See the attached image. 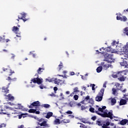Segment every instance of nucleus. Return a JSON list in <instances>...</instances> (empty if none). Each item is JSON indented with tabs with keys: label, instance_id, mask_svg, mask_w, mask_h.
I'll return each instance as SVG.
<instances>
[{
	"label": "nucleus",
	"instance_id": "f257e3e1",
	"mask_svg": "<svg viewBox=\"0 0 128 128\" xmlns=\"http://www.w3.org/2000/svg\"><path fill=\"white\" fill-rule=\"evenodd\" d=\"M89 110L90 112H96V114H98L99 116H101L102 118H109L110 120L114 118V114H112V110H110V112L108 113V110H106L103 114L98 112V111L94 110V108H90Z\"/></svg>",
	"mask_w": 128,
	"mask_h": 128
},
{
	"label": "nucleus",
	"instance_id": "f03ea898",
	"mask_svg": "<svg viewBox=\"0 0 128 128\" xmlns=\"http://www.w3.org/2000/svg\"><path fill=\"white\" fill-rule=\"evenodd\" d=\"M35 76H37L36 78H34L31 80L32 82L30 83L34 82V84H40V90H44V86L42 84V78H39L38 75V74H35Z\"/></svg>",
	"mask_w": 128,
	"mask_h": 128
},
{
	"label": "nucleus",
	"instance_id": "7ed1b4c3",
	"mask_svg": "<svg viewBox=\"0 0 128 128\" xmlns=\"http://www.w3.org/2000/svg\"><path fill=\"white\" fill-rule=\"evenodd\" d=\"M124 76H126V72L125 71H120L116 74V76L120 82H124L126 78Z\"/></svg>",
	"mask_w": 128,
	"mask_h": 128
},
{
	"label": "nucleus",
	"instance_id": "20e7f679",
	"mask_svg": "<svg viewBox=\"0 0 128 128\" xmlns=\"http://www.w3.org/2000/svg\"><path fill=\"white\" fill-rule=\"evenodd\" d=\"M46 82H54V84H58V86H62V84H64V81L58 79L56 78H52L51 79L46 78Z\"/></svg>",
	"mask_w": 128,
	"mask_h": 128
},
{
	"label": "nucleus",
	"instance_id": "39448f33",
	"mask_svg": "<svg viewBox=\"0 0 128 128\" xmlns=\"http://www.w3.org/2000/svg\"><path fill=\"white\" fill-rule=\"evenodd\" d=\"M123 59V62L120 63L122 66H124L126 68H128V54L124 55V58H122Z\"/></svg>",
	"mask_w": 128,
	"mask_h": 128
},
{
	"label": "nucleus",
	"instance_id": "423d86ee",
	"mask_svg": "<svg viewBox=\"0 0 128 128\" xmlns=\"http://www.w3.org/2000/svg\"><path fill=\"white\" fill-rule=\"evenodd\" d=\"M104 56L106 62H110V64H112V62L114 60V54H108V53L104 54Z\"/></svg>",
	"mask_w": 128,
	"mask_h": 128
},
{
	"label": "nucleus",
	"instance_id": "0eeeda50",
	"mask_svg": "<svg viewBox=\"0 0 128 128\" xmlns=\"http://www.w3.org/2000/svg\"><path fill=\"white\" fill-rule=\"evenodd\" d=\"M104 90L102 88L99 92L98 96L96 98V102H101L102 100V96H104Z\"/></svg>",
	"mask_w": 128,
	"mask_h": 128
},
{
	"label": "nucleus",
	"instance_id": "6e6552de",
	"mask_svg": "<svg viewBox=\"0 0 128 128\" xmlns=\"http://www.w3.org/2000/svg\"><path fill=\"white\" fill-rule=\"evenodd\" d=\"M26 13H20V14L18 16V19H17L18 22H20V20H22L24 22H26V20H28V19L26 18Z\"/></svg>",
	"mask_w": 128,
	"mask_h": 128
},
{
	"label": "nucleus",
	"instance_id": "1a4fd4ad",
	"mask_svg": "<svg viewBox=\"0 0 128 128\" xmlns=\"http://www.w3.org/2000/svg\"><path fill=\"white\" fill-rule=\"evenodd\" d=\"M34 106H40V101H36L33 102L31 104L28 106L29 108H32Z\"/></svg>",
	"mask_w": 128,
	"mask_h": 128
},
{
	"label": "nucleus",
	"instance_id": "9d476101",
	"mask_svg": "<svg viewBox=\"0 0 128 128\" xmlns=\"http://www.w3.org/2000/svg\"><path fill=\"white\" fill-rule=\"evenodd\" d=\"M10 84V83H9L8 84V86L6 87V86H3L2 88V92H4V94H8L10 92V90H8V86Z\"/></svg>",
	"mask_w": 128,
	"mask_h": 128
},
{
	"label": "nucleus",
	"instance_id": "9b49d317",
	"mask_svg": "<svg viewBox=\"0 0 128 128\" xmlns=\"http://www.w3.org/2000/svg\"><path fill=\"white\" fill-rule=\"evenodd\" d=\"M116 20H120L121 22H127L128 21V18H126V16H122V17H120V16H116Z\"/></svg>",
	"mask_w": 128,
	"mask_h": 128
},
{
	"label": "nucleus",
	"instance_id": "f8f14e48",
	"mask_svg": "<svg viewBox=\"0 0 128 128\" xmlns=\"http://www.w3.org/2000/svg\"><path fill=\"white\" fill-rule=\"evenodd\" d=\"M106 52H111L112 54H114L116 52V49H112L110 46H108L106 48Z\"/></svg>",
	"mask_w": 128,
	"mask_h": 128
},
{
	"label": "nucleus",
	"instance_id": "ddd939ff",
	"mask_svg": "<svg viewBox=\"0 0 128 128\" xmlns=\"http://www.w3.org/2000/svg\"><path fill=\"white\" fill-rule=\"evenodd\" d=\"M12 30L14 32H15V34H18V32H20V28H18V26H14L12 28Z\"/></svg>",
	"mask_w": 128,
	"mask_h": 128
},
{
	"label": "nucleus",
	"instance_id": "4468645a",
	"mask_svg": "<svg viewBox=\"0 0 128 128\" xmlns=\"http://www.w3.org/2000/svg\"><path fill=\"white\" fill-rule=\"evenodd\" d=\"M10 41L9 39L6 40L4 38L0 36V42H8Z\"/></svg>",
	"mask_w": 128,
	"mask_h": 128
},
{
	"label": "nucleus",
	"instance_id": "2eb2a0df",
	"mask_svg": "<svg viewBox=\"0 0 128 128\" xmlns=\"http://www.w3.org/2000/svg\"><path fill=\"white\" fill-rule=\"evenodd\" d=\"M128 122V119H124L120 122V124H121V126H124V124H126Z\"/></svg>",
	"mask_w": 128,
	"mask_h": 128
},
{
	"label": "nucleus",
	"instance_id": "dca6fc26",
	"mask_svg": "<svg viewBox=\"0 0 128 128\" xmlns=\"http://www.w3.org/2000/svg\"><path fill=\"white\" fill-rule=\"evenodd\" d=\"M115 86H116L117 90H122V88L120 84L118 82L115 84Z\"/></svg>",
	"mask_w": 128,
	"mask_h": 128
},
{
	"label": "nucleus",
	"instance_id": "f3484780",
	"mask_svg": "<svg viewBox=\"0 0 128 128\" xmlns=\"http://www.w3.org/2000/svg\"><path fill=\"white\" fill-rule=\"evenodd\" d=\"M110 124V123L109 122H106L105 124H104L102 126V128H110V126H109Z\"/></svg>",
	"mask_w": 128,
	"mask_h": 128
},
{
	"label": "nucleus",
	"instance_id": "a211bd4d",
	"mask_svg": "<svg viewBox=\"0 0 128 128\" xmlns=\"http://www.w3.org/2000/svg\"><path fill=\"white\" fill-rule=\"evenodd\" d=\"M44 70V68H39L37 70L38 74H42V72Z\"/></svg>",
	"mask_w": 128,
	"mask_h": 128
},
{
	"label": "nucleus",
	"instance_id": "6ab92c4d",
	"mask_svg": "<svg viewBox=\"0 0 128 128\" xmlns=\"http://www.w3.org/2000/svg\"><path fill=\"white\" fill-rule=\"evenodd\" d=\"M126 104V100L124 99H121L120 100V106H124Z\"/></svg>",
	"mask_w": 128,
	"mask_h": 128
},
{
	"label": "nucleus",
	"instance_id": "aec40b11",
	"mask_svg": "<svg viewBox=\"0 0 128 128\" xmlns=\"http://www.w3.org/2000/svg\"><path fill=\"white\" fill-rule=\"evenodd\" d=\"M69 104L71 108H74V106H76V102H71Z\"/></svg>",
	"mask_w": 128,
	"mask_h": 128
},
{
	"label": "nucleus",
	"instance_id": "412c9836",
	"mask_svg": "<svg viewBox=\"0 0 128 128\" xmlns=\"http://www.w3.org/2000/svg\"><path fill=\"white\" fill-rule=\"evenodd\" d=\"M62 68H64V64H62V62H60V64L58 65V66L57 68V70L58 72H60V70H62Z\"/></svg>",
	"mask_w": 128,
	"mask_h": 128
},
{
	"label": "nucleus",
	"instance_id": "4be33fe9",
	"mask_svg": "<svg viewBox=\"0 0 128 128\" xmlns=\"http://www.w3.org/2000/svg\"><path fill=\"white\" fill-rule=\"evenodd\" d=\"M62 124L60 120L58 118H56L54 121V124Z\"/></svg>",
	"mask_w": 128,
	"mask_h": 128
},
{
	"label": "nucleus",
	"instance_id": "5701e85b",
	"mask_svg": "<svg viewBox=\"0 0 128 128\" xmlns=\"http://www.w3.org/2000/svg\"><path fill=\"white\" fill-rule=\"evenodd\" d=\"M16 37H15L14 38L16 40H20L22 38V36H20V34H18L16 35Z\"/></svg>",
	"mask_w": 128,
	"mask_h": 128
},
{
	"label": "nucleus",
	"instance_id": "b1692460",
	"mask_svg": "<svg viewBox=\"0 0 128 128\" xmlns=\"http://www.w3.org/2000/svg\"><path fill=\"white\" fill-rule=\"evenodd\" d=\"M54 114L52 112H48L47 113L46 116V118H50Z\"/></svg>",
	"mask_w": 128,
	"mask_h": 128
},
{
	"label": "nucleus",
	"instance_id": "393cba45",
	"mask_svg": "<svg viewBox=\"0 0 128 128\" xmlns=\"http://www.w3.org/2000/svg\"><path fill=\"white\" fill-rule=\"evenodd\" d=\"M8 98L9 100H14V96H12L10 94H8Z\"/></svg>",
	"mask_w": 128,
	"mask_h": 128
},
{
	"label": "nucleus",
	"instance_id": "a878e982",
	"mask_svg": "<svg viewBox=\"0 0 128 128\" xmlns=\"http://www.w3.org/2000/svg\"><path fill=\"white\" fill-rule=\"evenodd\" d=\"M96 72L99 73L100 72H102V66H100L98 68H96Z\"/></svg>",
	"mask_w": 128,
	"mask_h": 128
},
{
	"label": "nucleus",
	"instance_id": "bb28decb",
	"mask_svg": "<svg viewBox=\"0 0 128 128\" xmlns=\"http://www.w3.org/2000/svg\"><path fill=\"white\" fill-rule=\"evenodd\" d=\"M70 120H66V119H64L62 120H61V122L63 124H68V122H70Z\"/></svg>",
	"mask_w": 128,
	"mask_h": 128
},
{
	"label": "nucleus",
	"instance_id": "cd10ccee",
	"mask_svg": "<svg viewBox=\"0 0 128 128\" xmlns=\"http://www.w3.org/2000/svg\"><path fill=\"white\" fill-rule=\"evenodd\" d=\"M36 110V109L32 108V109H30L28 112L30 114H35Z\"/></svg>",
	"mask_w": 128,
	"mask_h": 128
},
{
	"label": "nucleus",
	"instance_id": "c85d7f7f",
	"mask_svg": "<svg viewBox=\"0 0 128 128\" xmlns=\"http://www.w3.org/2000/svg\"><path fill=\"white\" fill-rule=\"evenodd\" d=\"M111 102H112V106L116 104V100L114 98H112L111 100Z\"/></svg>",
	"mask_w": 128,
	"mask_h": 128
},
{
	"label": "nucleus",
	"instance_id": "c756f323",
	"mask_svg": "<svg viewBox=\"0 0 128 128\" xmlns=\"http://www.w3.org/2000/svg\"><path fill=\"white\" fill-rule=\"evenodd\" d=\"M110 68V66L108 64H105L103 65L104 70H108Z\"/></svg>",
	"mask_w": 128,
	"mask_h": 128
},
{
	"label": "nucleus",
	"instance_id": "7c9ffc66",
	"mask_svg": "<svg viewBox=\"0 0 128 128\" xmlns=\"http://www.w3.org/2000/svg\"><path fill=\"white\" fill-rule=\"evenodd\" d=\"M110 126H112L110 128H116V124H114V123L110 124Z\"/></svg>",
	"mask_w": 128,
	"mask_h": 128
},
{
	"label": "nucleus",
	"instance_id": "2f4dec72",
	"mask_svg": "<svg viewBox=\"0 0 128 128\" xmlns=\"http://www.w3.org/2000/svg\"><path fill=\"white\" fill-rule=\"evenodd\" d=\"M124 32L126 34V36H128V28H124Z\"/></svg>",
	"mask_w": 128,
	"mask_h": 128
},
{
	"label": "nucleus",
	"instance_id": "473e14b6",
	"mask_svg": "<svg viewBox=\"0 0 128 128\" xmlns=\"http://www.w3.org/2000/svg\"><path fill=\"white\" fill-rule=\"evenodd\" d=\"M44 108H48L50 106V104H43Z\"/></svg>",
	"mask_w": 128,
	"mask_h": 128
},
{
	"label": "nucleus",
	"instance_id": "72a5a7b5",
	"mask_svg": "<svg viewBox=\"0 0 128 128\" xmlns=\"http://www.w3.org/2000/svg\"><path fill=\"white\" fill-rule=\"evenodd\" d=\"M112 94L114 95H116V89L114 88H112Z\"/></svg>",
	"mask_w": 128,
	"mask_h": 128
},
{
	"label": "nucleus",
	"instance_id": "f704fd0d",
	"mask_svg": "<svg viewBox=\"0 0 128 128\" xmlns=\"http://www.w3.org/2000/svg\"><path fill=\"white\" fill-rule=\"evenodd\" d=\"M118 44V42H116V41L114 40L112 43V46H116V44Z\"/></svg>",
	"mask_w": 128,
	"mask_h": 128
},
{
	"label": "nucleus",
	"instance_id": "c9c22d12",
	"mask_svg": "<svg viewBox=\"0 0 128 128\" xmlns=\"http://www.w3.org/2000/svg\"><path fill=\"white\" fill-rule=\"evenodd\" d=\"M74 92H80V90H78V87H76L74 89Z\"/></svg>",
	"mask_w": 128,
	"mask_h": 128
},
{
	"label": "nucleus",
	"instance_id": "e433bc0d",
	"mask_svg": "<svg viewBox=\"0 0 128 128\" xmlns=\"http://www.w3.org/2000/svg\"><path fill=\"white\" fill-rule=\"evenodd\" d=\"M4 110H2V112L0 113V114H8V116H10V114H8V112H4Z\"/></svg>",
	"mask_w": 128,
	"mask_h": 128
},
{
	"label": "nucleus",
	"instance_id": "4c0bfd02",
	"mask_svg": "<svg viewBox=\"0 0 128 128\" xmlns=\"http://www.w3.org/2000/svg\"><path fill=\"white\" fill-rule=\"evenodd\" d=\"M74 98L75 100H78V96L76 94L74 95Z\"/></svg>",
	"mask_w": 128,
	"mask_h": 128
},
{
	"label": "nucleus",
	"instance_id": "58836bf2",
	"mask_svg": "<svg viewBox=\"0 0 128 128\" xmlns=\"http://www.w3.org/2000/svg\"><path fill=\"white\" fill-rule=\"evenodd\" d=\"M6 124H2L0 125V128H6Z\"/></svg>",
	"mask_w": 128,
	"mask_h": 128
},
{
	"label": "nucleus",
	"instance_id": "ea45409f",
	"mask_svg": "<svg viewBox=\"0 0 128 128\" xmlns=\"http://www.w3.org/2000/svg\"><path fill=\"white\" fill-rule=\"evenodd\" d=\"M90 86H92V90H96V88H94V86H96V84H91Z\"/></svg>",
	"mask_w": 128,
	"mask_h": 128
},
{
	"label": "nucleus",
	"instance_id": "a19ab883",
	"mask_svg": "<svg viewBox=\"0 0 128 128\" xmlns=\"http://www.w3.org/2000/svg\"><path fill=\"white\" fill-rule=\"evenodd\" d=\"M58 90V87L55 86L54 88V90L55 94H56V90Z\"/></svg>",
	"mask_w": 128,
	"mask_h": 128
},
{
	"label": "nucleus",
	"instance_id": "79ce46f5",
	"mask_svg": "<svg viewBox=\"0 0 128 128\" xmlns=\"http://www.w3.org/2000/svg\"><path fill=\"white\" fill-rule=\"evenodd\" d=\"M91 120H96V116H93L92 117Z\"/></svg>",
	"mask_w": 128,
	"mask_h": 128
},
{
	"label": "nucleus",
	"instance_id": "37998d69",
	"mask_svg": "<svg viewBox=\"0 0 128 128\" xmlns=\"http://www.w3.org/2000/svg\"><path fill=\"white\" fill-rule=\"evenodd\" d=\"M98 112H104V110H102V108H98Z\"/></svg>",
	"mask_w": 128,
	"mask_h": 128
},
{
	"label": "nucleus",
	"instance_id": "c03bdc74",
	"mask_svg": "<svg viewBox=\"0 0 128 128\" xmlns=\"http://www.w3.org/2000/svg\"><path fill=\"white\" fill-rule=\"evenodd\" d=\"M66 114H72V112L70 110H68L66 112Z\"/></svg>",
	"mask_w": 128,
	"mask_h": 128
},
{
	"label": "nucleus",
	"instance_id": "a18cd8bd",
	"mask_svg": "<svg viewBox=\"0 0 128 128\" xmlns=\"http://www.w3.org/2000/svg\"><path fill=\"white\" fill-rule=\"evenodd\" d=\"M10 74H9V76H12V74H14V71L10 69Z\"/></svg>",
	"mask_w": 128,
	"mask_h": 128
},
{
	"label": "nucleus",
	"instance_id": "49530a36",
	"mask_svg": "<svg viewBox=\"0 0 128 128\" xmlns=\"http://www.w3.org/2000/svg\"><path fill=\"white\" fill-rule=\"evenodd\" d=\"M96 124H98V126H102V122H100V121H96Z\"/></svg>",
	"mask_w": 128,
	"mask_h": 128
},
{
	"label": "nucleus",
	"instance_id": "de8ad7c7",
	"mask_svg": "<svg viewBox=\"0 0 128 128\" xmlns=\"http://www.w3.org/2000/svg\"><path fill=\"white\" fill-rule=\"evenodd\" d=\"M12 54V57H11V58L12 60H14V58H16V55H14V54Z\"/></svg>",
	"mask_w": 128,
	"mask_h": 128
},
{
	"label": "nucleus",
	"instance_id": "09e8293b",
	"mask_svg": "<svg viewBox=\"0 0 128 128\" xmlns=\"http://www.w3.org/2000/svg\"><path fill=\"white\" fill-rule=\"evenodd\" d=\"M86 108L84 106H81V110H86Z\"/></svg>",
	"mask_w": 128,
	"mask_h": 128
},
{
	"label": "nucleus",
	"instance_id": "8fccbe9b",
	"mask_svg": "<svg viewBox=\"0 0 128 128\" xmlns=\"http://www.w3.org/2000/svg\"><path fill=\"white\" fill-rule=\"evenodd\" d=\"M49 96H56V94H54V92H52L51 94H50Z\"/></svg>",
	"mask_w": 128,
	"mask_h": 128
},
{
	"label": "nucleus",
	"instance_id": "3c124183",
	"mask_svg": "<svg viewBox=\"0 0 128 128\" xmlns=\"http://www.w3.org/2000/svg\"><path fill=\"white\" fill-rule=\"evenodd\" d=\"M58 76H62V78H66V75L64 76V75H60V74H58Z\"/></svg>",
	"mask_w": 128,
	"mask_h": 128
},
{
	"label": "nucleus",
	"instance_id": "603ef678",
	"mask_svg": "<svg viewBox=\"0 0 128 128\" xmlns=\"http://www.w3.org/2000/svg\"><path fill=\"white\" fill-rule=\"evenodd\" d=\"M6 80H10V82H12V78H10V76H8Z\"/></svg>",
	"mask_w": 128,
	"mask_h": 128
},
{
	"label": "nucleus",
	"instance_id": "864d4df0",
	"mask_svg": "<svg viewBox=\"0 0 128 128\" xmlns=\"http://www.w3.org/2000/svg\"><path fill=\"white\" fill-rule=\"evenodd\" d=\"M35 114H40V112L39 110L36 111V109Z\"/></svg>",
	"mask_w": 128,
	"mask_h": 128
},
{
	"label": "nucleus",
	"instance_id": "5fc2aeb1",
	"mask_svg": "<svg viewBox=\"0 0 128 128\" xmlns=\"http://www.w3.org/2000/svg\"><path fill=\"white\" fill-rule=\"evenodd\" d=\"M75 74H74V72H70V76H74Z\"/></svg>",
	"mask_w": 128,
	"mask_h": 128
},
{
	"label": "nucleus",
	"instance_id": "6e6d98bb",
	"mask_svg": "<svg viewBox=\"0 0 128 128\" xmlns=\"http://www.w3.org/2000/svg\"><path fill=\"white\" fill-rule=\"evenodd\" d=\"M85 100H90V96H86Z\"/></svg>",
	"mask_w": 128,
	"mask_h": 128
},
{
	"label": "nucleus",
	"instance_id": "4d7b16f0",
	"mask_svg": "<svg viewBox=\"0 0 128 128\" xmlns=\"http://www.w3.org/2000/svg\"><path fill=\"white\" fill-rule=\"evenodd\" d=\"M8 70V68H2L3 72H6V70Z\"/></svg>",
	"mask_w": 128,
	"mask_h": 128
},
{
	"label": "nucleus",
	"instance_id": "13d9d810",
	"mask_svg": "<svg viewBox=\"0 0 128 128\" xmlns=\"http://www.w3.org/2000/svg\"><path fill=\"white\" fill-rule=\"evenodd\" d=\"M76 106H82V104L76 102Z\"/></svg>",
	"mask_w": 128,
	"mask_h": 128
},
{
	"label": "nucleus",
	"instance_id": "bf43d9fd",
	"mask_svg": "<svg viewBox=\"0 0 128 128\" xmlns=\"http://www.w3.org/2000/svg\"><path fill=\"white\" fill-rule=\"evenodd\" d=\"M16 78H12L11 82H16Z\"/></svg>",
	"mask_w": 128,
	"mask_h": 128
},
{
	"label": "nucleus",
	"instance_id": "052dcab7",
	"mask_svg": "<svg viewBox=\"0 0 128 128\" xmlns=\"http://www.w3.org/2000/svg\"><path fill=\"white\" fill-rule=\"evenodd\" d=\"M85 92H83L82 91L80 92V96H84V94Z\"/></svg>",
	"mask_w": 128,
	"mask_h": 128
},
{
	"label": "nucleus",
	"instance_id": "680f3d73",
	"mask_svg": "<svg viewBox=\"0 0 128 128\" xmlns=\"http://www.w3.org/2000/svg\"><path fill=\"white\" fill-rule=\"evenodd\" d=\"M68 116H70L71 118H74V116L72 114H70Z\"/></svg>",
	"mask_w": 128,
	"mask_h": 128
},
{
	"label": "nucleus",
	"instance_id": "e2e57ef3",
	"mask_svg": "<svg viewBox=\"0 0 128 128\" xmlns=\"http://www.w3.org/2000/svg\"><path fill=\"white\" fill-rule=\"evenodd\" d=\"M94 110L98 112V106H96V110Z\"/></svg>",
	"mask_w": 128,
	"mask_h": 128
},
{
	"label": "nucleus",
	"instance_id": "0e129e2a",
	"mask_svg": "<svg viewBox=\"0 0 128 128\" xmlns=\"http://www.w3.org/2000/svg\"><path fill=\"white\" fill-rule=\"evenodd\" d=\"M67 73H68V71L66 70L63 71L64 74L66 75V74H67Z\"/></svg>",
	"mask_w": 128,
	"mask_h": 128
},
{
	"label": "nucleus",
	"instance_id": "69168bd1",
	"mask_svg": "<svg viewBox=\"0 0 128 128\" xmlns=\"http://www.w3.org/2000/svg\"><path fill=\"white\" fill-rule=\"evenodd\" d=\"M22 118V114H20L18 116V118L20 119Z\"/></svg>",
	"mask_w": 128,
	"mask_h": 128
},
{
	"label": "nucleus",
	"instance_id": "338daca9",
	"mask_svg": "<svg viewBox=\"0 0 128 128\" xmlns=\"http://www.w3.org/2000/svg\"><path fill=\"white\" fill-rule=\"evenodd\" d=\"M24 128V125H21L20 126H19L18 127V128Z\"/></svg>",
	"mask_w": 128,
	"mask_h": 128
},
{
	"label": "nucleus",
	"instance_id": "774afa93",
	"mask_svg": "<svg viewBox=\"0 0 128 128\" xmlns=\"http://www.w3.org/2000/svg\"><path fill=\"white\" fill-rule=\"evenodd\" d=\"M125 48H128V42L126 43V45L125 46Z\"/></svg>",
	"mask_w": 128,
	"mask_h": 128
}]
</instances>
